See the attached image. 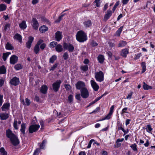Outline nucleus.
Returning <instances> with one entry per match:
<instances>
[{"mask_svg": "<svg viewBox=\"0 0 155 155\" xmlns=\"http://www.w3.org/2000/svg\"><path fill=\"white\" fill-rule=\"evenodd\" d=\"M6 133L7 137L10 139L13 145L16 146L19 144V141L18 137L13 133L12 131L8 129L6 130Z\"/></svg>", "mask_w": 155, "mask_h": 155, "instance_id": "f257e3e1", "label": "nucleus"}, {"mask_svg": "<svg viewBox=\"0 0 155 155\" xmlns=\"http://www.w3.org/2000/svg\"><path fill=\"white\" fill-rule=\"evenodd\" d=\"M76 36V39L80 42H83L87 40L86 33L82 30L78 31Z\"/></svg>", "mask_w": 155, "mask_h": 155, "instance_id": "f03ea898", "label": "nucleus"}, {"mask_svg": "<svg viewBox=\"0 0 155 155\" xmlns=\"http://www.w3.org/2000/svg\"><path fill=\"white\" fill-rule=\"evenodd\" d=\"M95 78L96 80L98 82H101L104 80V74L101 71L96 72L95 73Z\"/></svg>", "mask_w": 155, "mask_h": 155, "instance_id": "7ed1b4c3", "label": "nucleus"}, {"mask_svg": "<svg viewBox=\"0 0 155 155\" xmlns=\"http://www.w3.org/2000/svg\"><path fill=\"white\" fill-rule=\"evenodd\" d=\"M63 47L64 50H68L70 52H73L74 49V47L73 45L68 43H64Z\"/></svg>", "mask_w": 155, "mask_h": 155, "instance_id": "20e7f679", "label": "nucleus"}, {"mask_svg": "<svg viewBox=\"0 0 155 155\" xmlns=\"http://www.w3.org/2000/svg\"><path fill=\"white\" fill-rule=\"evenodd\" d=\"M40 126L38 124H34L30 125L28 128L29 132L32 134L37 131L40 128Z\"/></svg>", "mask_w": 155, "mask_h": 155, "instance_id": "39448f33", "label": "nucleus"}, {"mask_svg": "<svg viewBox=\"0 0 155 155\" xmlns=\"http://www.w3.org/2000/svg\"><path fill=\"white\" fill-rule=\"evenodd\" d=\"M61 81L60 80H57L55 82L52 84L53 90L55 92H57L60 87Z\"/></svg>", "mask_w": 155, "mask_h": 155, "instance_id": "423d86ee", "label": "nucleus"}, {"mask_svg": "<svg viewBox=\"0 0 155 155\" xmlns=\"http://www.w3.org/2000/svg\"><path fill=\"white\" fill-rule=\"evenodd\" d=\"M81 95V97L84 98H87L89 96V93L88 91L87 88L81 89L80 91Z\"/></svg>", "mask_w": 155, "mask_h": 155, "instance_id": "0eeeda50", "label": "nucleus"}, {"mask_svg": "<svg viewBox=\"0 0 155 155\" xmlns=\"http://www.w3.org/2000/svg\"><path fill=\"white\" fill-rule=\"evenodd\" d=\"M75 86L76 89L78 90L82 89L85 87V84L84 82L82 81H78L75 84Z\"/></svg>", "mask_w": 155, "mask_h": 155, "instance_id": "6e6552de", "label": "nucleus"}, {"mask_svg": "<svg viewBox=\"0 0 155 155\" xmlns=\"http://www.w3.org/2000/svg\"><path fill=\"white\" fill-rule=\"evenodd\" d=\"M19 78L16 77H13L10 81V84L14 86L17 85L19 84Z\"/></svg>", "mask_w": 155, "mask_h": 155, "instance_id": "1a4fd4ad", "label": "nucleus"}, {"mask_svg": "<svg viewBox=\"0 0 155 155\" xmlns=\"http://www.w3.org/2000/svg\"><path fill=\"white\" fill-rule=\"evenodd\" d=\"M90 82L92 87L94 90L95 91H97L99 88V87L97 83L93 80H91Z\"/></svg>", "mask_w": 155, "mask_h": 155, "instance_id": "9d476101", "label": "nucleus"}, {"mask_svg": "<svg viewBox=\"0 0 155 155\" xmlns=\"http://www.w3.org/2000/svg\"><path fill=\"white\" fill-rule=\"evenodd\" d=\"M18 60V58L15 55H12L10 59V63L12 64H14L16 63Z\"/></svg>", "mask_w": 155, "mask_h": 155, "instance_id": "9b49d317", "label": "nucleus"}, {"mask_svg": "<svg viewBox=\"0 0 155 155\" xmlns=\"http://www.w3.org/2000/svg\"><path fill=\"white\" fill-rule=\"evenodd\" d=\"M34 38L32 36H30L28 38V41L26 43V47L28 49L30 48L31 43L33 41Z\"/></svg>", "mask_w": 155, "mask_h": 155, "instance_id": "f8f14e48", "label": "nucleus"}, {"mask_svg": "<svg viewBox=\"0 0 155 155\" xmlns=\"http://www.w3.org/2000/svg\"><path fill=\"white\" fill-rule=\"evenodd\" d=\"M32 27L34 29L37 30L39 26L38 22L36 19L35 18H33L32 19Z\"/></svg>", "mask_w": 155, "mask_h": 155, "instance_id": "ddd939ff", "label": "nucleus"}, {"mask_svg": "<svg viewBox=\"0 0 155 155\" xmlns=\"http://www.w3.org/2000/svg\"><path fill=\"white\" fill-rule=\"evenodd\" d=\"M55 39L58 41H60L62 38V33L58 31L55 34Z\"/></svg>", "mask_w": 155, "mask_h": 155, "instance_id": "4468645a", "label": "nucleus"}, {"mask_svg": "<svg viewBox=\"0 0 155 155\" xmlns=\"http://www.w3.org/2000/svg\"><path fill=\"white\" fill-rule=\"evenodd\" d=\"M112 14V11L110 9L108 10L107 12V13L104 15V21H106L111 16Z\"/></svg>", "mask_w": 155, "mask_h": 155, "instance_id": "2eb2a0df", "label": "nucleus"}, {"mask_svg": "<svg viewBox=\"0 0 155 155\" xmlns=\"http://www.w3.org/2000/svg\"><path fill=\"white\" fill-rule=\"evenodd\" d=\"M83 25L86 28H87L91 26L92 25L91 21L90 20L85 21L83 22Z\"/></svg>", "mask_w": 155, "mask_h": 155, "instance_id": "dca6fc26", "label": "nucleus"}, {"mask_svg": "<svg viewBox=\"0 0 155 155\" xmlns=\"http://www.w3.org/2000/svg\"><path fill=\"white\" fill-rule=\"evenodd\" d=\"M47 89L48 87L46 85H43L41 87L40 91L43 94H45L47 93Z\"/></svg>", "mask_w": 155, "mask_h": 155, "instance_id": "f3484780", "label": "nucleus"}, {"mask_svg": "<svg viewBox=\"0 0 155 155\" xmlns=\"http://www.w3.org/2000/svg\"><path fill=\"white\" fill-rule=\"evenodd\" d=\"M129 53L128 50L127 49H124L122 50L121 55L124 58L127 57V54Z\"/></svg>", "mask_w": 155, "mask_h": 155, "instance_id": "a211bd4d", "label": "nucleus"}, {"mask_svg": "<svg viewBox=\"0 0 155 155\" xmlns=\"http://www.w3.org/2000/svg\"><path fill=\"white\" fill-rule=\"evenodd\" d=\"M55 50L57 52L59 53L63 51V48L61 45L58 44L56 47Z\"/></svg>", "mask_w": 155, "mask_h": 155, "instance_id": "6ab92c4d", "label": "nucleus"}, {"mask_svg": "<svg viewBox=\"0 0 155 155\" xmlns=\"http://www.w3.org/2000/svg\"><path fill=\"white\" fill-rule=\"evenodd\" d=\"M48 28L45 25L42 26L39 28L40 31L42 33H45L48 31Z\"/></svg>", "mask_w": 155, "mask_h": 155, "instance_id": "aec40b11", "label": "nucleus"}, {"mask_svg": "<svg viewBox=\"0 0 155 155\" xmlns=\"http://www.w3.org/2000/svg\"><path fill=\"white\" fill-rule=\"evenodd\" d=\"M20 28L22 29H25L27 27L26 22L25 21H23L19 24Z\"/></svg>", "mask_w": 155, "mask_h": 155, "instance_id": "412c9836", "label": "nucleus"}, {"mask_svg": "<svg viewBox=\"0 0 155 155\" xmlns=\"http://www.w3.org/2000/svg\"><path fill=\"white\" fill-rule=\"evenodd\" d=\"M10 107V104L9 103L4 104L2 107V110L3 111H5L6 110L8 109Z\"/></svg>", "mask_w": 155, "mask_h": 155, "instance_id": "4be33fe9", "label": "nucleus"}, {"mask_svg": "<svg viewBox=\"0 0 155 155\" xmlns=\"http://www.w3.org/2000/svg\"><path fill=\"white\" fill-rule=\"evenodd\" d=\"M47 141L46 140H44L42 142V143L40 144V149H45V144L47 143Z\"/></svg>", "mask_w": 155, "mask_h": 155, "instance_id": "5701e85b", "label": "nucleus"}, {"mask_svg": "<svg viewBox=\"0 0 155 155\" xmlns=\"http://www.w3.org/2000/svg\"><path fill=\"white\" fill-rule=\"evenodd\" d=\"M25 124L24 123H22L21 125V128L20 129V131L23 134H25Z\"/></svg>", "mask_w": 155, "mask_h": 155, "instance_id": "b1692460", "label": "nucleus"}, {"mask_svg": "<svg viewBox=\"0 0 155 155\" xmlns=\"http://www.w3.org/2000/svg\"><path fill=\"white\" fill-rule=\"evenodd\" d=\"M97 59L99 62L102 64L103 63L104 60V57L102 55H100L98 57Z\"/></svg>", "mask_w": 155, "mask_h": 155, "instance_id": "393cba45", "label": "nucleus"}, {"mask_svg": "<svg viewBox=\"0 0 155 155\" xmlns=\"http://www.w3.org/2000/svg\"><path fill=\"white\" fill-rule=\"evenodd\" d=\"M0 117L2 120H5L8 117V114H1L0 115Z\"/></svg>", "mask_w": 155, "mask_h": 155, "instance_id": "a878e982", "label": "nucleus"}, {"mask_svg": "<svg viewBox=\"0 0 155 155\" xmlns=\"http://www.w3.org/2000/svg\"><path fill=\"white\" fill-rule=\"evenodd\" d=\"M143 88L145 90H148L152 89V87L151 86H150L147 85L145 82H143Z\"/></svg>", "mask_w": 155, "mask_h": 155, "instance_id": "bb28decb", "label": "nucleus"}, {"mask_svg": "<svg viewBox=\"0 0 155 155\" xmlns=\"http://www.w3.org/2000/svg\"><path fill=\"white\" fill-rule=\"evenodd\" d=\"M5 48L6 49L12 50L14 49V47L9 42H7L5 45Z\"/></svg>", "mask_w": 155, "mask_h": 155, "instance_id": "cd10ccee", "label": "nucleus"}, {"mask_svg": "<svg viewBox=\"0 0 155 155\" xmlns=\"http://www.w3.org/2000/svg\"><path fill=\"white\" fill-rule=\"evenodd\" d=\"M15 39L18 40L19 42H21L22 41V38L21 36L19 34H16L14 37Z\"/></svg>", "mask_w": 155, "mask_h": 155, "instance_id": "c85d7f7f", "label": "nucleus"}, {"mask_svg": "<svg viewBox=\"0 0 155 155\" xmlns=\"http://www.w3.org/2000/svg\"><path fill=\"white\" fill-rule=\"evenodd\" d=\"M127 45V42L126 41H120L118 44V47H123Z\"/></svg>", "mask_w": 155, "mask_h": 155, "instance_id": "c756f323", "label": "nucleus"}, {"mask_svg": "<svg viewBox=\"0 0 155 155\" xmlns=\"http://www.w3.org/2000/svg\"><path fill=\"white\" fill-rule=\"evenodd\" d=\"M123 29V26H121L116 31L115 35L116 36H119L121 32Z\"/></svg>", "mask_w": 155, "mask_h": 155, "instance_id": "7c9ffc66", "label": "nucleus"}, {"mask_svg": "<svg viewBox=\"0 0 155 155\" xmlns=\"http://www.w3.org/2000/svg\"><path fill=\"white\" fill-rule=\"evenodd\" d=\"M6 72V69L4 66L0 67V74H4Z\"/></svg>", "mask_w": 155, "mask_h": 155, "instance_id": "2f4dec72", "label": "nucleus"}, {"mask_svg": "<svg viewBox=\"0 0 155 155\" xmlns=\"http://www.w3.org/2000/svg\"><path fill=\"white\" fill-rule=\"evenodd\" d=\"M7 8L5 5L3 4H1L0 5V12H2L5 11Z\"/></svg>", "mask_w": 155, "mask_h": 155, "instance_id": "473e14b6", "label": "nucleus"}, {"mask_svg": "<svg viewBox=\"0 0 155 155\" xmlns=\"http://www.w3.org/2000/svg\"><path fill=\"white\" fill-rule=\"evenodd\" d=\"M11 54V53L10 52H7L6 53H3V59L4 61H5L6 60L7 58Z\"/></svg>", "mask_w": 155, "mask_h": 155, "instance_id": "72a5a7b5", "label": "nucleus"}, {"mask_svg": "<svg viewBox=\"0 0 155 155\" xmlns=\"http://www.w3.org/2000/svg\"><path fill=\"white\" fill-rule=\"evenodd\" d=\"M58 43L57 42L54 41H52L50 43L49 47L51 48H54V47L56 48V47Z\"/></svg>", "mask_w": 155, "mask_h": 155, "instance_id": "f704fd0d", "label": "nucleus"}, {"mask_svg": "<svg viewBox=\"0 0 155 155\" xmlns=\"http://www.w3.org/2000/svg\"><path fill=\"white\" fill-rule=\"evenodd\" d=\"M0 153L2 155H7V153L3 147L0 148Z\"/></svg>", "mask_w": 155, "mask_h": 155, "instance_id": "c9c22d12", "label": "nucleus"}, {"mask_svg": "<svg viewBox=\"0 0 155 155\" xmlns=\"http://www.w3.org/2000/svg\"><path fill=\"white\" fill-rule=\"evenodd\" d=\"M57 58V56L55 55H53L50 58L49 62L51 63H53L55 60Z\"/></svg>", "mask_w": 155, "mask_h": 155, "instance_id": "e433bc0d", "label": "nucleus"}, {"mask_svg": "<svg viewBox=\"0 0 155 155\" xmlns=\"http://www.w3.org/2000/svg\"><path fill=\"white\" fill-rule=\"evenodd\" d=\"M14 68L17 71L19 70L22 68V66L21 64H18L15 65Z\"/></svg>", "mask_w": 155, "mask_h": 155, "instance_id": "4c0bfd02", "label": "nucleus"}, {"mask_svg": "<svg viewBox=\"0 0 155 155\" xmlns=\"http://www.w3.org/2000/svg\"><path fill=\"white\" fill-rule=\"evenodd\" d=\"M80 69L83 71H86L88 70V66L87 65L82 66L80 67Z\"/></svg>", "mask_w": 155, "mask_h": 155, "instance_id": "58836bf2", "label": "nucleus"}, {"mask_svg": "<svg viewBox=\"0 0 155 155\" xmlns=\"http://www.w3.org/2000/svg\"><path fill=\"white\" fill-rule=\"evenodd\" d=\"M34 51L36 54H38L40 51L39 46L35 45L34 48Z\"/></svg>", "mask_w": 155, "mask_h": 155, "instance_id": "ea45409f", "label": "nucleus"}, {"mask_svg": "<svg viewBox=\"0 0 155 155\" xmlns=\"http://www.w3.org/2000/svg\"><path fill=\"white\" fill-rule=\"evenodd\" d=\"M63 57L64 60H67L69 58V54L68 52H64L63 54Z\"/></svg>", "mask_w": 155, "mask_h": 155, "instance_id": "a19ab883", "label": "nucleus"}, {"mask_svg": "<svg viewBox=\"0 0 155 155\" xmlns=\"http://www.w3.org/2000/svg\"><path fill=\"white\" fill-rule=\"evenodd\" d=\"M146 129L148 133L150 132L152 130V129L150 125H147Z\"/></svg>", "mask_w": 155, "mask_h": 155, "instance_id": "79ce46f5", "label": "nucleus"}, {"mask_svg": "<svg viewBox=\"0 0 155 155\" xmlns=\"http://www.w3.org/2000/svg\"><path fill=\"white\" fill-rule=\"evenodd\" d=\"M68 101L70 103H71L73 100V96L72 94H70L68 97Z\"/></svg>", "mask_w": 155, "mask_h": 155, "instance_id": "37998d69", "label": "nucleus"}, {"mask_svg": "<svg viewBox=\"0 0 155 155\" xmlns=\"http://www.w3.org/2000/svg\"><path fill=\"white\" fill-rule=\"evenodd\" d=\"M120 2L119 1H117L116 3L114 5V7L113 8L112 10L113 11V12H114L115 9H116V8L118 6Z\"/></svg>", "mask_w": 155, "mask_h": 155, "instance_id": "c03bdc74", "label": "nucleus"}, {"mask_svg": "<svg viewBox=\"0 0 155 155\" xmlns=\"http://www.w3.org/2000/svg\"><path fill=\"white\" fill-rule=\"evenodd\" d=\"M40 151V149L37 148L35 151L33 155H38Z\"/></svg>", "mask_w": 155, "mask_h": 155, "instance_id": "a18cd8bd", "label": "nucleus"}, {"mask_svg": "<svg viewBox=\"0 0 155 155\" xmlns=\"http://www.w3.org/2000/svg\"><path fill=\"white\" fill-rule=\"evenodd\" d=\"M130 147L134 151H137V145L135 143L131 145Z\"/></svg>", "mask_w": 155, "mask_h": 155, "instance_id": "49530a36", "label": "nucleus"}, {"mask_svg": "<svg viewBox=\"0 0 155 155\" xmlns=\"http://www.w3.org/2000/svg\"><path fill=\"white\" fill-rule=\"evenodd\" d=\"M13 126L15 129L17 130L18 129V128L17 127V121L16 120H15L14 124Z\"/></svg>", "mask_w": 155, "mask_h": 155, "instance_id": "de8ad7c7", "label": "nucleus"}, {"mask_svg": "<svg viewBox=\"0 0 155 155\" xmlns=\"http://www.w3.org/2000/svg\"><path fill=\"white\" fill-rule=\"evenodd\" d=\"M100 0H95L94 1V2L96 3V5L97 7H99L100 2Z\"/></svg>", "mask_w": 155, "mask_h": 155, "instance_id": "09e8293b", "label": "nucleus"}, {"mask_svg": "<svg viewBox=\"0 0 155 155\" xmlns=\"http://www.w3.org/2000/svg\"><path fill=\"white\" fill-rule=\"evenodd\" d=\"M58 65V64L56 63L50 69V71H54V69H55L57 67Z\"/></svg>", "mask_w": 155, "mask_h": 155, "instance_id": "8fccbe9b", "label": "nucleus"}, {"mask_svg": "<svg viewBox=\"0 0 155 155\" xmlns=\"http://www.w3.org/2000/svg\"><path fill=\"white\" fill-rule=\"evenodd\" d=\"M94 141V140H93V139L91 140H90V141H89V143H88V145L87 146V148H90L91 147V144Z\"/></svg>", "mask_w": 155, "mask_h": 155, "instance_id": "3c124183", "label": "nucleus"}, {"mask_svg": "<svg viewBox=\"0 0 155 155\" xmlns=\"http://www.w3.org/2000/svg\"><path fill=\"white\" fill-rule=\"evenodd\" d=\"M133 94V92H130V93L128 94L126 98L128 99H130L131 98V97Z\"/></svg>", "mask_w": 155, "mask_h": 155, "instance_id": "603ef678", "label": "nucleus"}, {"mask_svg": "<svg viewBox=\"0 0 155 155\" xmlns=\"http://www.w3.org/2000/svg\"><path fill=\"white\" fill-rule=\"evenodd\" d=\"M100 110V108L99 107H97L96 109L93 110L92 112L90 114H91L92 113H96L97 112H98Z\"/></svg>", "mask_w": 155, "mask_h": 155, "instance_id": "864d4df0", "label": "nucleus"}, {"mask_svg": "<svg viewBox=\"0 0 155 155\" xmlns=\"http://www.w3.org/2000/svg\"><path fill=\"white\" fill-rule=\"evenodd\" d=\"M46 45L45 43H42L40 46V48L41 50H43L46 47Z\"/></svg>", "mask_w": 155, "mask_h": 155, "instance_id": "5fc2aeb1", "label": "nucleus"}, {"mask_svg": "<svg viewBox=\"0 0 155 155\" xmlns=\"http://www.w3.org/2000/svg\"><path fill=\"white\" fill-rule=\"evenodd\" d=\"M91 45L93 47H95L97 46L98 44L96 41L93 40L91 42Z\"/></svg>", "mask_w": 155, "mask_h": 155, "instance_id": "6e6d98bb", "label": "nucleus"}, {"mask_svg": "<svg viewBox=\"0 0 155 155\" xmlns=\"http://www.w3.org/2000/svg\"><path fill=\"white\" fill-rule=\"evenodd\" d=\"M43 41H44L42 39H40L38 41L36 45L39 46V45H40V44L42 43Z\"/></svg>", "mask_w": 155, "mask_h": 155, "instance_id": "4d7b16f0", "label": "nucleus"}, {"mask_svg": "<svg viewBox=\"0 0 155 155\" xmlns=\"http://www.w3.org/2000/svg\"><path fill=\"white\" fill-rule=\"evenodd\" d=\"M3 95H0V106H1L2 105L3 102Z\"/></svg>", "mask_w": 155, "mask_h": 155, "instance_id": "13d9d810", "label": "nucleus"}, {"mask_svg": "<svg viewBox=\"0 0 155 155\" xmlns=\"http://www.w3.org/2000/svg\"><path fill=\"white\" fill-rule=\"evenodd\" d=\"M65 88L67 91H69L71 89V86L69 84H65L64 86Z\"/></svg>", "mask_w": 155, "mask_h": 155, "instance_id": "bf43d9fd", "label": "nucleus"}, {"mask_svg": "<svg viewBox=\"0 0 155 155\" xmlns=\"http://www.w3.org/2000/svg\"><path fill=\"white\" fill-rule=\"evenodd\" d=\"M142 54L141 53H138L136 56L134 58V59L137 60L141 56Z\"/></svg>", "mask_w": 155, "mask_h": 155, "instance_id": "052dcab7", "label": "nucleus"}, {"mask_svg": "<svg viewBox=\"0 0 155 155\" xmlns=\"http://www.w3.org/2000/svg\"><path fill=\"white\" fill-rule=\"evenodd\" d=\"M116 143L117 144L116 145H114V147L115 148H118L121 145V143H119V142H117V140L116 141Z\"/></svg>", "mask_w": 155, "mask_h": 155, "instance_id": "680f3d73", "label": "nucleus"}, {"mask_svg": "<svg viewBox=\"0 0 155 155\" xmlns=\"http://www.w3.org/2000/svg\"><path fill=\"white\" fill-rule=\"evenodd\" d=\"M25 103L27 106L29 105L31 103L30 100L27 98L25 99Z\"/></svg>", "mask_w": 155, "mask_h": 155, "instance_id": "e2e57ef3", "label": "nucleus"}, {"mask_svg": "<svg viewBox=\"0 0 155 155\" xmlns=\"http://www.w3.org/2000/svg\"><path fill=\"white\" fill-rule=\"evenodd\" d=\"M105 95V94H103V95H102L101 96H100V97H97V98H96L95 100H94V101H95L96 102L97 101H98L103 96H104Z\"/></svg>", "mask_w": 155, "mask_h": 155, "instance_id": "0e129e2a", "label": "nucleus"}, {"mask_svg": "<svg viewBox=\"0 0 155 155\" xmlns=\"http://www.w3.org/2000/svg\"><path fill=\"white\" fill-rule=\"evenodd\" d=\"M118 129L121 130L123 132L124 131V129L122 127V124H120L118 126Z\"/></svg>", "mask_w": 155, "mask_h": 155, "instance_id": "69168bd1", "label": "nucleus"}, {"mask_svg": "<svg viewBox=\"0 0 155 155\" xmlns=\"http://www.w3.org/2000/svg\"><path fill=\"white\" fill-rule=\"evenodd\" d=\"M129 0H122V2L124 5L127 4Z\"/></svg>", "mask_w": 155, "mask_h": 155, "instance_id": "338daca9", "label": "nucleus"}, {"mask_svg": "<svg viewBox=\"0 0 155 155\" xmlns=\"http://www.w3.org/2000/svg\"><path fill=\"white\" fill-rule=\"evenodd\" d=\"M89 62V60L87 58L85 59L84 60V61H83V63H84V64H88Z\"/></svg>", "mask_w": 155, "mask_h": 155, "instance_id": "774afa93", "label": "nucleus"}]
</instances>
